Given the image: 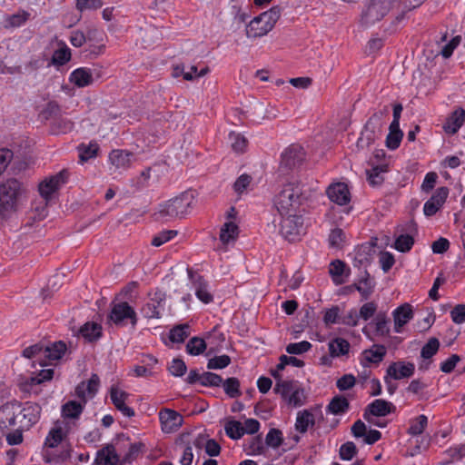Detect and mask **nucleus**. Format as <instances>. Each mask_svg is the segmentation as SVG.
<instances>
[{
	"mask_svg": "<svg viewBox=\"0 0 465 465\" xmlns=\"http://www.w3.org/2000/svg\"><path fill=\"white\" fill-rule=\"evenodd\" d=\"M170 373L175 377H182L187 371L185 362L180 359L175 358L172 361L168 367Z\"/></svg>",
	"mask_w": 465,
	"mask_h": 465,
	"instance_id": "60",
	"label": "nucleus"
},
{
	"mask_svg": "<svg viewBox=\"0 0 465 465\" xmlns=\"http://www.w3.org/2000/svg\"><path fill=\"white\" fill-rule=\"evenodd\" d=\"M349 408V401L342 395H337L328 404L327 411L334 415H340L345 413Z\"/></svg>",
	"mask_w": 465,
	"mask_h": 465,
	"instance_id": "32",
	"label": "nucleus"
},
{
	"mask_svg": "<svg viewBox=\"0 0 465 465\" xmlns=\"http://www.w3.org/2000/svg\"><path fill=\"white\" fill-rule=\"evenodd\" d=\"M282 432L279 429H271L265 437L266 445L272 449L279 448L282 445Z\"/></svg>",
	"mask_w": 465,
	"mask_h": 465,
	"instance_id": "51",
	"label": "nucleus"
},
{
	"mask_svg": "<svg viewBox=\"0 0 465 465\" xmlns=\"http://www.w3.org/2000/svg\"><path fill=\"white\" fill-rule=\"evenodd\" d=\"M390 320L384 313H378L374 319L375 332L380 336H387L390 333Z\"/></svg>",
	"mask_w": 465,
	"mask_h": 465,
	"instance_id": "47",
	"label": "nucleus"
},
{
	"mask_svg": "<svg viewBox=\"0 0 465 465\" xmlns=\"http://www.w3.org/2000/svg\"><path fill=\"white\" fill-rule=\"evenodd\" d=\"M402 136L403 133L400 129V125L393 127L392 124H390L389 134L386 137V146L391 150L397 149L401 144Z\"/></svg>",
	"mask_w": 465,
	"mask_h": 465,
	"instance_id": "38",
	"label": "nucleus"
},
{
	"mask_svg": "<svg viewBox=\"0 0 465 465\" xmlns=\"http://www.w3.org/2000/svg\"><path fill=\"white\" fill-rule=\"evenodd\" d=\"M392 0H366L362 9L360 23L369 27L380 22L391 8Z\"/></svg>",
	"mask_w": 465,
	"mask_h": 465,
	"instance_id": "5",
	"label": "nucleus"
},
{
	"mask_svg": "<svg viewBox=\"0 0 465 465\" xmlns=\"http://www.w3.org/2000/svg\"><path fill=\"white\" fill-rule=\"evenodd\" d=\"M64 437L65 433L63 429L60 426H55L49 431L45 444L49 448H54L62 442Z\"/></svg>",
	"mask_w": 465,
	"mask_h": 465,
	"instance_id": "43",
	"label": "nucleus"
},
{
	"mask_svg": "<svg viewBox=\"0 0 465 465\" xmlns=\"http://www.w3.org/2000/svg\"><path fill=\"white\" fill-rule=\"evenodd\" d=\"M201 385L205 387H219L222 385L223 382V378L220 375L213 372H203L201 375Z\"/></svg>",
	"mask_w": 465,
	"mask_h": 465,
	"instance_id": "58",
	"label": "nucleus"
},
{
	"mask_svg": "<svg viewBox=\"0 0 465 465\" xmlns=\"http://www.w3.org/2000/svg\"><path fill=\"white\" fill-rule=\"evenodd\" d=\"M346 264L341 260H335L331 262L329 272L336 284L344 282L342 276L345 272Z\"/></svg>",
	"mask_w": 465,
	"mask_h": 465,
	"instance_id": "40",
	"label": "nucleus"
},
{
	"mask_svg": "<svg viewBox=\"0 0 465 465\" xmlns=\"http://www.w3.org/2000/svg\"><path fill=\"white\" fill-rule=\"evenodd\" d=\"M20 403L17 401L7 402L0 408V430L7 429L17 424Z\"/></svg>",
	"mask_w": 465,
	"mask_h": 465,
	"instance_id": "13",
	"label": "nucleus"
},
{
	"mask_svg": "<svg viewBox=\"0 0 465 465\" xmlns=\"http://www.w3.org/2000/svg\"><path fill=\"white\" fill-rule=\"evenodd\" d=\"M386 354V348L383 345H373L371 349L362 352V361L368 363L381 362Z\"/></svg>",
	"mask_w": 465,
	"mask_h": 465,
	"instance_id": "29",
	"label": "nucleus"
},
{
	"mask_svg": "<svg viewBox=\"0 0 465 465\" xmlns=\"http://www.w3.org/2000/svg\"><path fill=\"white\" fill-rule=\"evenodd\" d=\"M71 59V51L64 45L55 50L52 56V64L54 65H64Z\"/></svg>",
	"mask_w": 465,
	"mask_h": 465,
	"instance_id": "52",
	"label": "nucleus"
},
{
	"mask_svg": "<svg viewBox=\"0 0 465 465\" xmlns=\"http://www.w3.org/2000/svg\"><path fill=\"white\" fill-rule=\"evenodd\" d=\"M312 348V343L307 341H302L300 342L290 343L286 347V351L289 354L300 355L304 352H307Z\"/></svg>",
	"mask_w": 465,
	"mask_h": 465,
	"instance_id": "59",
	"label": "nucleus"
},
{
	"mask_svg": "<svg viewBox=\"0 0 465 465\" xmlns=\"http://www.w3.org/2000/svg\"><path fill=\"white\" fill-rule=\"evenodd\" d=\"M465 122V110L458 108L451 113L443 124V130L448 134H455Z\"/></svg>",
	"mask_w": 465,
	"mask_h": 465,
	"instance_id": "24",
	"label": "nucleus"
},
{
	"mask_svg": "<svg viewBox=\"0 0 465 465\" xmlns=\"http://www.w3.org/2000/svg\"><path fill=\"white\" fill-rule=\"evenodd\" d=\"M449 195V189L445 186L440 187L432 196L424 203L423 213L426 216L434 215L444 204Z\"/></svg>",
	"mask_w": 465,
	"mask_h": 465,
	"instance_id": "16",
	"label": "nucleus"
},
{
	"mask_svg": "<svg viewBox=\"0 0 465 465\" xmlns=\"http://www.w3.org/2000/svg\"><path fill=\"white\" fill-rule=\"evenodd\" d=\"M428 425V418L426 415H419L417 418L411 420L408 433L411 436L420 435Z\"/></svg>",
	"mask_w": 465,
	"mask_h": 465,
	"instance_id": "41",
	"label": "nucleus"
},
{
	"mask_svg": "<svg viewBox=\"0 0 465 465\" xmlns=\"http://www.w3.org/2000/svg\"><path fill=\"white\" fill-rule=\"evenodd\" d=\"M238 234V225L233 222H227L221 228L220 240L223 243H229L231 241H235Z\"/></svg>",
	"mask_w": 465,
	"mask_h": 465,
	"instance_id": "34",
	"label": "nucleus"
},
{
	"mask_svg": "<svg viewBox=\"0 0 465 465\" xmlns=\"http://www.w3.org/2000/svg\"><path fill=\"white\" fill-rule=\"evenodd\" d=\"M148 301L142 307L143 315L148 319H160L164 311L166 294L161 290L148 293Z\"/></svg>",
	"mask_w": 465,
	"mask_h": 465,
	"instance_id": "9",
	"label": "nucleus"
},
{
	"mask_svg": "<svg viewBox=\"0 0 465 465\" xmlns=\"http://www.w3.org/2000/svg\"><path fill=\"white\" fill-rule=\"evenodd\" d=\"M68 176L67 170L64 169L39 184V193L45 201H47L62 184L67 182Z\"/></svg>",
	"mask_w": 465,
	"mask_h": 465,
	"instance_id": "10",
	"label": "nucleus"
},
{
	"mask_svg": "<svg viewBox=\"0 0 465 465\" xmlns=\"http://www.w3.org/2000/svg\"><path fill=\"white\" fill-rule=\"evenodd\" d=\"M376 252L375 245L370 242L360 245L355 251L353 266L361 269L366 268L372 261Z\"/></svg>",
	"mask_w": 465,
	"mask_h": 465,
	"instance_id": "18",
	"label": "nucleus"
},
{
	"mask_svg": "<svg viewBox=\"0 0 465 465\" xmlns=\"http://www.w3.org/2000/svg\"><path fill=\"white\" fill-rule=\"evenodd\" d=\"M415 366L411 362L396 361L389 365L387 374L394 380L410 378L413 375Z\"/></svg>",
	"mask_w": 465,
	"mask_h": 465,
	"instance_id": "21",
	"label": "nucleus"
},
{
	"mask_svg": "<svg viewBox=\"0 0 465 465\" xmlns=\"http://www.w3.org/2000/svg\"><path fill=\"white\" fill-rule=\"evenodd\" d=\"M280 232L289 242H295L300 239L303 232V219L301 213L281 214Z\"/></svg>",
	"mask_w": 465,
	"mask_h": 465,
	"instance_id": "8",
	"label": "nucleus"
},
{
	"mask_svg": "<svg viewBox=\"0 0 465 465\" xmlns=\"http://www.w3.org/2000/svg\"><path fill=\"white\" fill-rule=\"evenodd\" d=\"M395 411L393 403L385 400L377 399L371 402L363 412V419L369 420L371 417H385Z\"/></svg>",
	"mask_w": 465,
	"mask_h": 465,
	"instance_id": "15",
	"label": "nucleus"
},
{
	"mask_svg": "<svg viewBox=\"0 0 465 465\" xmlns=\"http://www.w3.org/2000/svg\"><path fill=\"white\" fill-rule=\"evenodd\" d=\"M306 200L303 185L300 183H289L283 185L275 196L274 205L280 214L301 213V208Z\"/></svg>",
	"mask_w": 465,
	"mask_h": 465,
	"instance_id": "1",
	"label": "nucleus"
},
{
	"mask_svg": "<svg viewBox=\"0 0 465 465\" xmlns=\"http://www.w3.org/2000/svg\"><path fill=\"white\" fill-rule=\"evenodd\" d=\"M388 172L387 164H380L372 167L371 170L367 171L368 181L371 185L377 186L381 185L383 181V173Z\"/></svg>",
	"mask_w": 465,
	"mask_h": 465,
	"instance_id": "36",
	"label": "nucleus"
},
{
	"mask_svg": "<svg viewBox=\"0 0 465 465\" xmlns=\"http://www.w3.org/2000/svg\"><path fill=\"white\" fill-rule=\"evenodd\" d=\"M78 334L89 342L96 341L102 337V326L94 322H87L80 327Z\"/></svg>",
	"mask_w": 465,
	"mask_h": 465,
	"instance_id": "26",
	"label": "nucleus"
},
{
	"mask_svg": "<svg viewBox=\"0 0 465 465\" xmlns=\"http://www.w3.org/2000/svg\"><path fill=\"white\" fill-rule=\"evenodd\" d=\"M222 385L224 392L230 398H237L242 394L240 391V381L237 378H228L224 381H223Z\"/></svg>",
	"mask_w": 465,
	"mask_h": 465,
	"instance_id": "44",
	"label": "nucleus"
},
{
	"mask_svg": "<svg viewBox=\"0 0 465 465\" xmlns=\"http://www.w3.org/2000/svg\"><path fill=\"white\" fill-rule=\"evenodd\" d=\"M22 193V184L16 179H9L1 183L0 213L15 211Z\"/></svg>",
	"mask_w": 465,
	"mask_h": 465,
	"instance_id": "6",
	"label": "nucleus"
},
{
	"mask_svg": "<svg viewBox=\"0 0 465 465\" xmlns=\"http://www.w3.org/2000/svg\"><path fill=\"white\" fill-rule=\"evenodd\" d=\"M47 350H45L44 346L34 344L25 348L22 354L25 358L33 359L34 362L37 361L40 366H44L46 364V362H45V352Z\"/></svg>",
	"mask_w": 465,
	"mask_h": 465,
	"instance_id": "31",
	"label": "nucleus"
},
{
	"mask_svg": "<svg viewBox=\"0 0 465 465\" xmlns=\"http://www.w3.org/2000/svg\"><path fill=\"white\" fill-rule=\"evenodd\" d=\"M229 140L233 151L237 153H242L245 151L248 141L243 135L235 132H231L229 134Z\"/></svg>",
	"mask_w": 465,
	"mask_h": 465,
	"instance_id": "50",
	"label": "nucleus"
},
{
	"mask_svg": "<svg viewBox=\"0 0 465 465\" xmlns=\"http://www.w3.org/2000/svg\"><path fill=\"white\" fill-rule=\"evenodd\" d=\"M175 230H164L154 235L152 239V245L159 247L177 235Z\"/></svg>",
	"mask_w": 465,
	"mask_h": 465,
	"instance_id": "55",
	"label": "nucleus"
},
{
	"mask_svg": "<svg viewBox=\"0 0 465 465\" xmlns=\"http://www.w3.org/2000/svg\"><path fill=\"white\" fill-rule=\"evenodd\" d=\"M312 425H314V416L311 411L304 410L298 412L295 422L297 431L304 433Z\"/></svg>",
	"mask_w": 465,
	"mask_h": 465,
	"instance_id": "33",
	"label": "nucleus"
},
{
	"mask_svg": "<svg viewBox=\"0 0 465 465\" xmlns=\"http://www.w3.org/2000/svg\"><path fill=\"white\" fill-rule=\"evenodd\" d=\"M99 146L96 143L88 145L81 144L78 147L80 162L84 163L96 156Z\"/></svg>",
	"mask_w": 465,
	"mask_h": 465,
	"instance_id": "49",
	"label": "nucleus"
},
{
	"mask_svg": "<svg viewBox=\"0 0 465 465\" xmlns=\"http://www.w3.org/2000/svg\"><path fill=\"white\" fill-rule=\"evenodd\" d=\"M328 347L330 355L336 358L348 354L350 343L343 338H335L329 342Z\"/></svg>",
	"mask_w": 465,
	"mask_h": 465,
	"instance_id": "30",
	"label": "nucleus"
},
{
	"mask_svg": "<svg viewBox=\"0 0 465 465\" xmlns=\"http://www.w3.org/2000/svg\"><path fill=\"white\" fill-rule=\"evenodd\" d=\"M249 455H261L264 451V446L261 435L252 438L250 443L245 448Z\"/></svg>",
	"mask_w": 465,
	"mask_h": 465,
	"instance_id": "56",
	"label": "nucleus"
},
{
	"mask_svg": "<svg viewBox=\"0 0 465 465\" xmlns=\"http://www.w3.org/2000/svg\"><path fill=\"white\" fill-rule=\"evenodd\" d=\"M224 430L226 435L232 440H239L245 433L243 425L240 421L234 420H229L226 422Z\"/></svg>",
	"mask_w": 465,
	"mask_h": 465,
	"instance_id": "39",
	"label": "nucleus"
},
{
	"mask_svg": "<svg viewBox=\"0 0 465 465\" xmlns=\"http://www.w3.org/2000/svg\"><path fill=\"white\" fill-rule=\"evenodd\" d=\"M440 348V341L437 338H430L428 342L421 348L420 356L425 359H430L437 353Z\"/></svg>",
	"mask_w": 465,
	"mask_h": 465,
	"instance_id": "53",
	"label": "nucleus"
},
{
	"mask_svg": "<svg viewBox=\"0 0 465 465\" xmlns=\"http://www.w3.org/2000/svg\"><path fill=\"white\" fill-rule=\"evenodd\" d=\"M231 363V358L228 355L215 356L208 361L207 368L210 370H220L227 367Z\"/></svg>",
	"mask_w": 465,
	"mask_h": 465,
	"instance_id": "57",
	"label": "nucleus"
},
{
	"mask_svg": "<svg viewBox=\"0 0 465 465\" xmlns=\"http://www.w3.org/2000/svg\"><path fill=\"white\" fill-rule=\"evenodd\" d=\"M108 320L117 327L130 323L134 328L138 318L134 309L127 302H120L112 303Z\"/></svg>",
	"mask_w": 465,
	"mask_h": 465,
	"instance_id": "7",
	"label": "nucleus"
},
{
	"mask_svg": "<svg viewBox=\"0 0 465 465\" xmlns=\"http://www.w3.org/2000/svg\"><path fill=\"white\" fill-rule=\"evenodd\" d=\"M389 114V108L384 106L381 110L375 112L365 124L361 136L357 141V146L364 149L371 145L377 139L381 138L384 118Z\"/></svg>",
	"mask_w": 465,
	"mask_h": 465,
	"instance_id": "3",
	"label": "nucleus"
},
{
	"mask_svg": "<svg viewBox=\"0 0 465 465\" xmlns=\"http://www.w3.org/2000/svg\"><path fill=\"white\" fill-rule=\"evenodd\" d=\"M110 398L114 407L126 417L134 416V411L125 404L128 393L119 390L117 387L112 386L110 390Z\"/></svg>",
	"mask_w": 465,
	"mask_h": 465,
	"instance_id": "19",
	"label": "nucleus"
},
{
	"mask_svg": "<svg viewBox=\"0 0 465 465\" xmlns=\"http://www.w3.org/2000/svg\"><path fill=\"white\" fill-rule=\"evenodd\" d=\"M413 318L412 307L409 303H403L393 312L394 331L401 332V328Z\"/></svg>",
	"mask_w": 465,
	"mask_h": 465,
	"instance_id": "22",
	"label": "nucleus"
},
{
	"mask_svg": "<svg viewBox=\"0 0 465 465\" xmlns=\"http://www.w3.org/2000/svg\"><path fill=\"white\" fill-rule=\"evenodd\" d=\"M296 387L297 384L292 381H279L273 391L275 393L281 394V396L287 401Z\"/></svg>",
	"mask_w": 465,
	"mask_h": 465,
	"instance_id": "45",
	"label": "nucleus"
},
{
	"mask_svg": "<svg viewBox=\"0 0 465 465\" xmlns=\"http://www.w3.org/2000/svg\"><path fill=\"white\" fill-rule=\"evenodd\" d=\"M144 444L142 442L131 443L126 454L121 459V465L132 463L142 452Z\"/></svg>",
	"mask_w": 465,
	"mask_h": 465,
	"instance_id": "48",
	"label": "nucleus"
},
{
	"mask_svg": "<svg viewBox=\"0 0 465 465\" xmlns=\"http://www.w3.org/2000/svg\"><path fill=\"white\" fill-rule=\"evenodd\" d=\"M356 383V379L352 374H344L336 381L337 388L341 391L351 389Z\"/></svg>",
	"mask_w": 465,
	"mask_h": 465,
	"instance_id": "64",
	"label": "nucleus"
},
{
	"mask_svg": "<svg viewBox=\"0 0 465 465\" xmlns=\"http://www.w3.org/2000/svg\"><path fill=\"white\" fill-rule=\"evenodd\" d=\"M345 235L341 229L335 228L331 230L329 235V243L332 248H341Z\"/></svg>",
	"mask_w": 465,
	"mask_h": 465,
	"instance_id": "63",
	"label": "nucleus"
},
{
	"mask_svg": "<svg viewBox=\"0 0 465 465\" xmlns=\"http://www.w3.org/2000/svg\"><path fill=\"white\" fill-rule=\"evenodd\" d=\"M41 407L36 403L27 402L24 407L20 404L19 417L23 416L18 421L19 428L22 430H28L35 424L40 417Z\"/></svg>",
	"mask_w": 465,
	"mask_h": 465,
	"instance_id": "11",
	"label": "nucleus"
},
{
	"mask_svg": "<svg viewBox=\"0 0 465 465\" xmlns=\"http://www.w3.org/2000/svg\"><path fill=\"white\" fill-rule=\"evenodd\" d=\"M414 244V239L409 234L400 235L394 243V247L397 251L401 252H409Z\"/></svg>",
	"mask_w": 465,
	"mask_h": 465,
	"instance_id": "54",
	"label": "nucleus"
},
{
	"mask_svg": "<svg viewBox=\"0 0 465 465\" xmlns=\"http://www.w3.org/2000/svg\"><path fill=\"white\" fill-rule=\"evenodd\" d=\"M282 14L279 5L272 6L270 10L263 12L254 17L246 27L248 38H257L267 35L275 25Z\"/></svg>",
	"mask_w": 465,
	"mask_h": 465,
	"instance_id": "2",
	"label": "nucleus"
},
{
	"mask_svg": "<svg viewBox=\"0 0 465 465\" xmlns=\"http://www.w3.org/2000/svg\"><path fill=\"white\" fill-rule=\"evenodd\" d=\"M357 451L358 450L356 445L352 441H347L340 448V457L341 460H351Z\"/></svg>",
	"mask_w": 465,
	"mask_h": 465,
	"instance_id": "61",
	"label": "nucleus"
},
{
	"mask_svg": "<svg viewBox=\"0 0 465 465\" xmlns=\"http://www.w3.org/2000/svg\"><path fill=\"white\" fill-rule=\"evenodd\" d=\"M305 158L303 148L299 144H292L282 153L281 165L292 169L300 165Z\"/></svg>",
	"mask_w": 465,
	"mask_h": 465,
	"instance_id": "14",
	"label": "nucleus"
},
{
	"mask_svg": "<svg viewBox=\"0 0 465 465\" xmlns=\"http://www.w3.org/2000/svg\"><path fill=\"white\" fill-rule=\"evenodd\" d=\"M194 201L192 192H184L159 205L158 214L162 218L183 217L187 214Z\"/></svg>",
	"mask_w": 465,
	"mask_h": 465,
	"instance_id": "4",
	"label": "nucleus"
},
{
	"mask_svg": "<svg viewBox=\"0 0 465 465\" xmlns=\"http://www.w3.org/2000/svg\"><path fill=\"white\" fill-rule=\"evenodd\" d=\"M279 361L280 362L277 365V371H282L286 365H292L298 368L304 366L303 361L293 356L282 355Z\"/></svg>",
	"mask_w": 465,
	"mask_h": 465,
	"instance_id": "62",
	"label": "nucleus"
},
{
	"mask_svg": "<svg viewBox=\"0 0 465 465\" xmlns=\"http://www.w3.org/2000/svg\"><path fill=\"white\" fill-rule=\"evenodd\" d=\"M326 193L331 202L339 205H346L351 201L349 188L344 183H336L329 185Z\"/></svg>",
	"mask_w": 465,
	"mask_h": 465,
	"instance_id": "17",
	"label": "nucleus"
},
{
	"mask_svg": "<svg viewBox=\"0 0 465 465\" xmlns=\"http://www.w3.org/2000/svg\"><path fill=\"white\" fill-rule=\"evenodd\" d=\"M188 276L195 286L196 297L204 303H209L213 301L212 294L207 291V286L203 277L195 274L192 269H187Z\"/></svg>",
	"mask_w": 465,
	"mask_h": 465,
	"instance_id": "23",
	"label": "nucleus"
},
{
	"mask_svg": "<svg viewBox=\"0 0 465 465\" xmlns=\"http://www.w3.org/2000/svg\"><path fill=\"white\" fill-rule=\"evenodd\" d=\"M85 405L76 401H68L62 405L61 413L64 419L77 420L84 411Z\"/></svg>",
	"mask_w": 465,
	"mask_h": 465,
	"instance_id": "28",
	"label": "nucleus"
},
{
	"mask_svg": "<svg viewBox=\"0 0 465 465\" xmlns=\"http://www.w3.org/2000/svg\"><path fill=\"white\" fill-rule=\"evenodd\" d=\"M159 419L162 424V430L165 433L177 430L183 422V416L171 409H163L159 412Z\"/></svg>",
	"mask_w": 465,
	"mask_h": 465,
	"instance_id": "12",
	"label": "nucleus"
},
{
	"mask_svg": "<svg viewBox=\"0 0 465 465\" xmlns=\"http://www.w3.org/2000/svg\"><path fill=\"white\" fill-rule=\"evenodd\" d=\"M190 334L188 323L179 324L170 330L169 339L172 342L182 343Z\"/></svg>",
	"mask_w": 465,
	"mask_h": 465,
	"instance_id": "37",
	"label": "nucleus"
},
{
	"mask_svg": "<svg viewBox=\"0 0 465 465\" xmlns=\"http://www.w3.org/2000/svg\"><path fill=\"white\" fill-rule=\"evenodd\" d=\"M70 82L77 87H84L93 83V74L91 70L85 67H81L74 70L70 74Z\"/></svg>",
	"mask_w": 465,
	"mask_h": 465,
	"instance_id": "27",
	"label": "nucleus"
},
{
	"mask_svg": "<svg viewBox=\"0 0 465 465\" xmlns=\"http://www.w3.org/2000/svg\"><path fill=\"white\" fill-rule=\"evenodd\" d=\"M206 349V342L200 337H193L186 344V351L191 355L202 354Z\"/></svg>",
	"mask_w": 465,
	"mask_h": 465,
	"instance_id": "46",
	"label": "nucleus"
},
{
	"mask_svg": "<svg viewBox=\"0 0 465 465\" xmlns=\"http://www.w3.org/2000/svg\"><path fill=\"white\" fill-rule=\"evenodd\" d=\"M45 350H47L46 352H45V361L46 359L50 361H56L60 360L66 351V344L62 341H56L54 342L51 346L45 347Z\"/></svg>",
	"mask_w": 465,
	"mask_h": 465,
	"instance_id": "35",
	"label": "nucleus"
},
{
	"mask_svg": "<svg viewBox=\"0 0 465 465\" xmlns=\"http://www.w3.org/2000/svg\"><path fill=\"white\" fill-rule=\"evenodd\" d=\"M134 154L125 150H113L109 154V161L116 169H127L131 166Z\"/></svg>",
	"mask_w": 465,
	"mask_h": 465,
	"instance_id": "25",
	"label": "nucleus"
},
{
	"mask_svg": "<svg viewBox=\"0 0 465 465\" xmlns=\"http://www.w3.org/2000/svg\"><path fill=\"white\" fill-rule=\"evenodd\" d=\"M96 465H121V459L113 444H107L97 451Z\"/></svg>",
	"mask_w": 465,
	"mask_h": 465,
	"instance_id": "20",
	"label": "nucleus"
},
{
	"mask_svg": "<svg viewBox=\"0 0 465 465\" xmlns=\"http://www.w3.org/2000/svg\"><path fill=\"white\" fill-rule=\"evenodd\" d=\"M355 288L364 299H368L372 293L374 283L371 281L367 270L364 271V277H362L358 284H355Z\"/></svg>",
	"mask_w": 465,
	"mask_h": 465,
	"instance_id": "42",
	"label": "nucleus"
}]
</instances>
